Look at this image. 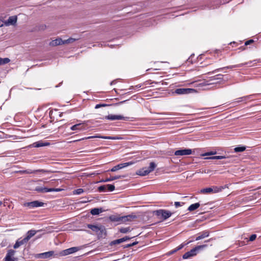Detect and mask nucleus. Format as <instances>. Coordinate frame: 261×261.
Instances as JSON below:
<instances>
[{"instance_id": "nucleus-1", "label": "nucleus", "mask_w": 261, "mask_h": 261, "mask_svg": "<svg viewBox=\"0 0 261 261\" xmlns=\"http://www.w3.org/2000/svg\"><path fill=\"white\" fill-rule=\"evenodd\" d=\"M207 247V245L206 244L197 246L192 249H191L190 251L185 253L182 255V258L184 259H188L192 256H194L196 255L200 251L203 250Z\"/></svg>"}, {"instance_id": "nucleus-2", "label": "nucleus", "mask_w": 261, "mask_h": 261, "mask_svg": "<svg viewBox=\"0 0 261 261\" xmlns=\"http://www.w3.org/2000/svg\"><path fill=\"white\" fill-rule=\"evenodd\" d=\"M153 214L158 217H161L163 220H165L173 214L170 211L161 209L153 212Z\"/></svg>"}, {"instance_id": "nucleus-3", "label": "nucleus", "mask_w": 261, "mask_h": 261, "mask_svg": "<svg viewBox=\"0 0 261 261\" xmlns=\"http://www.w3.org/2000/svg\"><path fill=\"white\" fill-rule=\"evenodd\" d=\"M203 56L202 55H199L197 57H195V55L192 54L190 57L187 59V63L188 64H202V61H201L203 58Z\"/></svg>"}, {"instance_id": "nucleus-4", "label": "nucleus", "mask_w": 261, "mask_h": 261, "mask_svg": "<svg viewBox=\"0 0 261 261\" xmlns=\"http://www.w3.org/2000/svg\"><path fill=\"white\" fill-rule=\"evenodd\" d=\"M194 91V89L191 88H178L175 89L173 93L177 95L187 94Z\"/></svg>"}, {"instance_id": "nucleus-5", "label": "nucleus", "mask_w": 261, "mask_h": 261, "mask_svg": "<svg viewBox=\"0 0 261 261\" xmlns=\"http://www.w3.org/2000/svg\"><path fill=\"white\" fill-rule=\"evenodd\" d=\"M80 249H81L80 247H71L70 248L63 250L60 253V254L62 256L67 255L71 254L72 253L75 252L79 251Z\"/></svg>"}, {"instance_id": "nucleus-6", "label": "nucleus", "mask_w": 261, "mask_h": 261, "mask_svg": "<svg viewBox=\"0 0 261 261\" xmlns=\"http://www.w3.org/2000/svg\"><path fill=\"white\" fill-rule=\"evenodd\" d=\"M106 119L111 120H127L129 119L128 117H124L122 115H109L105 117Z\"/></svg>"}, {"instance_id": "nucleus-7", "label": "nucleus", "mask_w": 261, "mask_h": 261, "mask_svg": "<svg viewBox=\"0 0 261 261\" xmlns=\"http://www.w3.org/2000/svg\"><path fill=\"white\" fill-rule=\"evenodd\" d=\"M192 151L190 149H180L175 151L174 154L176 156H182L185 155H190L192 154Z\"/></svg>"}, {"instance_id": "nucleus-8", "label": "nucleus", "mask_w": 261, "mask_h": 261, "mask_svg": "<svg viewBox=\"0 0 261 261\" xmlns=\"http://www.w3.org/2000/svg\"><path fill=\"white\" fill-rule=\"evenodd\" d=\"M133 163H134L132 162H129L119 164L113 167L110 170V171L112 172H115L118 170H119V169H122L124 167H127L129 165H131L133 164Z\"/></svg>"}, {"instance_id": "nucleus-9", "label": "nucleus", "mask_w": 261, "mask_h": 261, "mask_svg": "<svg viewBox=\"0 0 261 261\" xmlns=\"http://www.w3.org/2000/svg\"><path fill=\"white\" fill-rule=\"evenodd\" d=\"M87 228L91 229L93 231L95 232L96 234L100 229L102 230H103L104 229V226L101 225H97L88 224L87 225Z\"/></svg>"}, {"instance_id": "nucleus-10", "label": "nucleus", "mask_w": 261, "mask_h": 261, "mask_svg": "<svg viewBox=\"0 0 261 261\" xmlns=\"http://www.w3.org/2000/svg\"><path fill=\"white\" fill-rule=\"evenodd\" d=\"M54 253L53 251H48L42 253L36 254L35 255L36 258H47L51 256Z\"/></svg>"}, {"instance_id": "nucleus-11", "label": "nucleus", "mask_w": 261, "mask_h": 261, "mask_svg": "<svg viewBox=\"0 0 261 261\" xmlns=\"http://www.w3.org/2000/svg\"><path fill=\"white\" fill-rule=\"evenodd\" d=\"M17 16H12L9 17L8 19L5 22V24L7 26L9 25H15L17 22Z\"/></svg>"}, {"instance_id": "nucleus-12", "label": "nucleus", "mask_w": 261, "mask_h": 261, "mask_svg": "<svg viewBox=\"0 0 261 261\" xmlns=\"http://www.w3.org/2000/svg\"><path fill=\"white\" fill-rule=\"evenodd\" d=\"M199 235L195 239L196 241H198L203 239L205 238L208 237L210 234V232L208 230H205L199 234Z\"/></svg>"}, {"instance_id": "nucleus-13", "label": "nucleus", "mask_w": 261, "mask_h": 261, "mask_svg": "<svg viewBox=\"0 0 261 261\" xmlns=\"http://www.w3.org/2000/svg\"><path fill=\"white\" fill-rule=\"evenodd\" d=\"M49 44L50 45L53 46H56L61 44H64V40H62L60 38L56 39L55 40H52L50 42Z\"/></svg>"}, {"instance_id": "nucleus-14", "label": "nucleus", "mask_w": 261, "mask_h": 261, "mask_svg": "<svg viewBox=\"0 0 261 261\" xmlns=\"http://www.w3.org/2000/svg\"><path fill=\"white\" fill-rule=\"evenodd\" d=\"M49 144L50 143L48 142H43L42 141H38L34 143L32 145V146L34 147L38 148L40 147L48 146Z\"/></svg>"}, {"instance_id": "nucleus-15", "label": "nucleus", "mask_w": 261, "mask_h": 261, "mask_svg": "<svg viewBox=\"0 0 261 261\" xmlns=\"http://www.w3.org/2000/svg\"><path fill=\"white\" fill-rule=\"evenodd\" d=\"M192 242V241H190L186 244H180L179 246H178L175 249H173V250H171L170 251H169L168 253V255H170L173 254V253H175L177 251L181 249L185 246V245L188 244Z\"/></svg>"}, {"instance_id": "nucleus-16", "label": "nucleus", "mask_w": 261, "mask_h": 261, "mask_svg": "<svg viewBox=\"0 0 261 261\" xmlns=\"http://www.w3.org/2000/svg\"><path fill=\"white\" fill-rule=\"evenodd\" d=\"M100 138L105 139H112V140H115L117 139L115 137H111V136H91L88 137L87 138H85V139H90V138ZM85 138H82L81 139H79L77 141H80L82 140H84Z\"/></svg>"}, {"instance_id": "nucleus-17", "label": "nucleus", "mask_w": 261, "mask_h": 261, "mask_svg": "<svg viewBox=\"0 0 261 261\" xmlns=\"http://www.w3.org/2000/svg\"><path fill=\"white\" fill-rule=\"evenodd\" d=\"M105 210L100 207V208H94L93 209H91L90 211V213L92 215H97L99 214L100 213L104 212Z\"/></svg>"}, {"instance_id": "nucleus-18", "label": "nucleus", "mask_w": 261, "mask_h": 261, "mask_svg": "<svg viewBox=\"0 0 261 261\" xmlns=\"http://www.w3.org/2000/svg\"><path fill=\"white\" fill-rule=\"evenodd\" d=\"M71 129L72 130H84L85 129V126L82 123H79L75 124L71 127Z\"/></svg>"}, {"instance_id": "nucleus-19", "label": "nucleus", "mask_w": 261, "mask_h": 261, "mask_svg": "<svg viewBox=\"0 0 261 261\" xmlns=\"http://www.w3.org/2000/svg\"><path fill=\"white\" fill-rule=\"evenodd\" d=\"M35 190L39 193H47L50 192L49 188L42 187H37L35 188Z\"/></svg>"}, {"instance_id": "nucleus-20", "label": "nucleus", "mask_w": 261, "mask_h": 261, "mask_svg": "<svg viewBox=\"0 0 261 261\" xmlns=\"http://www.w3.org/2000/svg\"><path fill=\"white\" fill-rule=\"evenodd\" d=\"M137 174L140 176H145L148 175L149 174V172H148L147 167H144L138 170L137 172Z\"/></svg>"}, {"instance_id": "nucleus-21", "label": "nucleus", "mask_w": 261, "mask_h": 261, "mask_svg": "<svg viewBox=\"0 0 261 261\" xmlns=\"http://www.w3.org/2000/svg\"><path fill=\"white\" fill-rule=\"evenodd\" d=\"M125 175H117V176H111L110 178H106L105 180H103L104 182H108L113 181L117 179H120L121 178L125 177Z\"/></svg>"}, {"instance_id": "nucleus-22", "label": "nucleus", "mask_w": 261, "mask_h": 261, "mask_svg": "<svg viewBox=\"0 0 261 261\" xmlns=\"http://www.w3.org/2000/svg\"><path fill=\"white\" fill-rule=\"evenodd\" d=\"M109 219L112 222H120L121 220V216L117 215H111L109 217Z\"/></svg>"}, {"instance_id": "nucleus-23", "label": "nucleus", "mask_w": 261, "mask_h": 261, "mask_svg": "<svg viewBox=\"0 0 261 261\" xmlns=\"http://www.w3.org/2000/svg\"><path fill=\"white\" fill-rule=\"evenodd\" d=\"M37 172L45 173V172H47L48 171L46 170H45L44 169H39V170H34V171H32L31 170H26L22 171L23 173H28V174L35 173Z\"/></svg>"}, {"instance_id": "nucleus-24", "label": "nucleus", "mask_w": 261, "mask_h": 261, "mask_svg": "<svg viewBox=\"0 0 261 261\" xmlns=\"http://www.w3.org/2000/svg\"><path fill=\"white\" fill-rule=\"evenodd\" d=\"M199 206H200L199 203H198V202L195 203H194V204H192L190 205L189 206V207L188 208V210L189 211H190V212H192V211H193L196 210Z\"/></svg>"}, {"instance_id": "nucleus-25", "label": "nucleus", "mask_w": 261, "mask_h": 261, "mask_svg": "<svg viewBox=\"0 0 261 261\" xmlns=\"http://www.w3.org/2000/svg\"><path fill=\"white\" fill-rule=\"evenodd\" d=\"M37 231L35 230H30L28 231L27 236L25 237L26 239L28 241L36 233Z\"/></svg>"}, {"instance_id": "nucleus-26", "label": "nucleus", "mask_w": 261, "mask_h": 261, "mask_svg": "<svg viewBox=\"0 0 261 261\" xmlns=\"http://www.w3.org/2000/svg\"><path fill=\"white\" fill-rule=\"evenodd\" d=\"M106 234H107V232H106V228L105 226H104L103 230L100 229L98 231V233H97V235L98 236V238H105L106 236Z\"/></svg>"}, {"instance_id": "nucleus-27", "label": "nucleus", "mask_w": 261, "mask_h": 261, "mask_svg": "<svg viewBox=\"0 0 261 261\" xmlns=\"http://www.w3.org/2000/svg\"><path fill=\"white\" fill-rule=\"evenodd\" d=\"M156 166V165L155 163L151 162L149 164V166L147 168V169L148 170V172H149V173L153 171L155 168Z\"/></svg>"}, {"instance_id": "nucleus-28", "label": "nucleus", "mask_w": 261, "mask_h": 261, "mask_svg": "<svg viewBox=\"0 0 261 261\" xmlns=\"http://www.w3.org/2000/svg\"><path fill=\"white\" fill-rule=\"evenodd\" d=\"M156 166V165L155 163L151 162L149 164V166L147 168V169L148 170V172H149V173L153 171L155 168Z\"/></svg>"}, {"instance_id": "nucleus-29", "label": "nucleus", "mask_w": 261, "mask_h": 261, "mask_svg": "<svg viewBox=\"0 0 261 261\" xmlns=\"http://www.w3.org/2000/svg\"><path fill=\"white\" fill-rule=\"evenodd\" d=\"M200 193L202 194H207L213 193L212 188H206L200 190Z\"/></svg>"}, {"instance_id": "nucleus-30", "label": "nucleus", "mask_w": 261, "mask_h": 261, "mask_svg": "<svg viewBox=\"0 0 261 261\" xmlns=\"http://www.w3.org/2000/svg\"><path fill=\"white\" fill-rule=\"evenodd\" d=\"M24 206L29 207V208H34L35 207V204L34 201L29 202H26L23 204Z\"/></svg>"}, {"instance_id": "nucleus-31", "label": "nucleus", "mask_w": 261, "mask_h": 261, "mask_svg": "<svg viewBox=\"0 0 261 261\" xmlns=\"http://www.w3.org/2000/svg\"><path fill=\"white\" fill-rule=\"evenodd\" d=\"M131 231V229L129 227H122L119 229V231L123 233H126L128 232H130Z\"/></svg>"}, {"instance_id": "nucleus-32", "label": "nucleus", "mask_w": 261, "mask_h": 261, "mask_svg": "<svg viewBox=\"0 0 261 261\" xmlns=\"http://www.w3.org/2000/svg\"><path fill=\"white\" fill-rule=\"evenodd\" d=\"M206 159H212V160H221V159H228V158H226L224 156H213L210 158H206Z\"/></svg>"}, {"instance_id": "nucleus-33", "label": "nucleus", "mask_w": 261, "mask_h": 261, "mask_svg": "<svg viewBox=\"0 0 261 261\" xmlns=\"http://www.w3.org/2000/svg\"><path fill=\"white\" fill-rule=\"evenodd\" d=\"M246 149L245 146H238L234 148V150L236 152H243Z\"/></svg>"}, {"instance_id": "nucleus-34", "label": "nucleus", "mask_w": 261, "mask_h": 261, "mask_svg": "<svg viewBox=\"0 0 261 261\" xmlns=\"http://www.w3.org/2000/svg\"><path fill=\"white\" fill-rule=\"evenodd\" d=\"M10 61V59L8 58L2 59L0 58V65L8 63Z\"/></svg>"}, {"instance_id": "nucleus-35", "label": "nucleus", "mask_w": 261, "mask_h": 261, "mask_svg": "<svg viewBox=\"0 0 261 261\" xmlns=\"http://www.w3.org/2000/svg\"><path fill=\"white\" fill-rule=\"evenodd\" d=\"M224 188L223 187H213L212 188L213 193H217L222 191Z\"/></svg>"}, {"instance_id": "nucleus-36", "label": "nucleus", "mask_w": 261, "mask_h": 261, "mask_svg": "<svg viewBox=\"0 0 261 261\" xmlns=\"http://www.w3.org/2000/svg\"><path fill=\"white\" fill-rule=\"evenodd\" d=\"M126 216L128 218V221H132L133 220L136 219L137 218V216L133 214L126 215Z\"/></svg>"}, {"instance_id": "nucleus-37", "label": "nucleus", "mask_w": 261, "mask_h": 261, "mask_svg": "<svg viewBox=\"0 0 261 261\" xmlns=\"http://www.w3.org/2000/svg\"><path fill=\"white\" fill-rule=\"evenodd\" d=\"M121 243H122V242L121 241V239H117V240H114V241H112L111 242H110V246H113V245H117V244H120Z\"/></svg>"}, {"instance_id": "nucleus-38", "label": "nucleus", "mask_w": 261, "mask_h": 261, "mask_svg": "<svg viewBox=\"0 0 261 261\" xmlns=\"http://www.w3.org/2000/svg\"><path fill=\"white\" fill-rule=\"evenodd\" d=\"M17 241L18 242L20 246L27 243L29 241L27 239H26L25 237L22 240L19 239Z\"/></svg>"}, {"instance_id": "nucleus-39", "label": "nucleus", "mask_w": 261, "mask_h": 261, "mask_svg": "<svg viewBox=\"0 0 261 261\" xmlns=\"http://www.w3.org/2000/svg\"><path fill=\"white\" fill-rule=\"evenodd\" d=\"M106 189L109 191H113L115 190V186L113 185H106Z\"/></svg>"}, {"instance_id": "nucleus-40", "label": "nucleus", "mask_w": 261, "mask_h": 261, "mask_svg": "<svg viewBox=\"0 0 261 261\" xmlns=\"http://www.w3.org/2000/svg\"><path fill=\"white\" fill-rule=\"evenodd\" d=\"M107 190L106 189V185H102L101 186H99L98 188V191L99 192H105Z\"/></svg>"}, {"instance_id": "nucleus-41", "label": "nucleus", "mask_w": 261, "mask_h": 261, "mask_svg": "<svg viewBox=\"0 0 261 261\" xmlns=\"http://www.w3.org/2000/svg\"><path fill=\"white\" fill-rule=\"evenodd\" d=\"M34 202H35L36 207L43 206L44 205V203L41 202V201L35 200V201H34Z\"/></svg>"}, {"instance_id": "nucleus-42", "label": "nucleus", "mask_w": 261, "mask_h": 261, "mask_svg": "<svg viewBox=\"0 0 261 261\" xmlns=\"http://www.w3.org/2000/svg\"><path fill=\"white\" fill-rule=\"evenodd\" d=\"M83 192H84V190L83 189L80 188V189H77L75 190V191H74L73 193L74 194L79 195V194H82Z\"/></svg>"}, {"instance_id": "nucleus-43", "label": "nucleus", "mask_w": 261, "mask_h": 261, "mask_svg": "<svg viewBox=\"0 0 261 261\" xmlns=\"http://www.w3.org/2000/svg\"><path fill=\"white\" fill-rule=\"evenodd\" d=\"M75 40V39L70 38L67 40H64V43L68 44V43H72V42H74Z\"/></svg>"}, {"instance_id": "nucleus-44", "label": "nucleus", "mask_w": 261, "mask_h": 261, "mask_svg": "<svg viewBox=\"0 0 261 261\" xmlns=\"http://www.w3.org/2000/svg\"><path fill=\"white\" fill-rule=\"evenodd\" d=\"M252 96V95H250L240 97V98H239L240 100L238 102L242 101L243 100H246L248 99Z\"/></svg>"}, {"instance_id": "nucleus-45", "label": "nucleus", "mask_w": 261, "mask_h": 261, "mask_svg": "<svg viewBox=\"0 0 261 261\" xmlns=\"http://www.w3.org/2000/svg\"><path fill=\"white\" fill-rule=\"evenodd\" d=\"M134 238V237H129L128 236H125L124 237L120 239H121V241L122 243H123V242H125L126 241L129 240L132 238Z\"/></svg>"}, {"instance_id": "nucleus-46", "label": "nucleus", "mask_w": 261, "mask_h": 261, "mask_svg": "<svg viewBox=\"0 0 261 261\" xmlns=\"http://www.w3.org/2000/svg\"><path fill=\"white\" fill-rule=\"evenodd\" d=\"M15 252V251L14 250L10 249L8 251L7 255L12 257L14 255Z\"/></svg>"}, {"instance_id": "nucleus-47", "label": "nucleus", "mask_w": 261, "mask_h": 261, "mask_svg": "<svg viewBox=\"0 0 261 261\" xmlns=\"http://www.w3.org/2000/svg\"><path fill=\"white\" fill-rule=\"evenodd\" d=\"M198 85L199 86L203 87V86L209 85H210V84L208 83L207 81H203V82H202L200 83H199Z\"/></svg>"}, {"instance_id": "nucleus-48", "label": "nucleus", "mask_w": 261, "mask_h": 261, "mask_svg": "<svg viewBox=\"0 0 261 261\" xmlns=\"http://www.w3.org/2000/svg\"><path fill=\"white\" fill-rule=\"evenodd\" d=\"M120 221L122 222H128V218L126 216H121Z\"/></svg>"}, {"instance_id": "nucleus-49", "label": "nucleus", "mask_w": 261, "mask_h": 261, "mask_svg": "<svg viewBox=\"0 0 261 261\" xmlns=\"http://www.w3.org/2000/svg\"><path fill=\"white\" fill-rule=\"evenodd\" d=\"M4 261H14V259L12 258V257L6 255L4 258Z\"/></svg>"}, {"instance_id": "nucleus-50", "label": "nucleus", "mask_w": 261, "mask_h": 261, "mask_svg": "<svg viewBox=\"0 0 261 261\" xmlns=\"http://www.w3.org/2000/svg\"><path fill=\"white\" fill-rule=\"evenodd\" d=\"M185 203L184 202H174V205L176 207H179L181 205H182L183 204H184Z\"/></svg>"}, {"instance_id": "nucleus-51", "label": "nucleus", "mask_w": 261, "mask_h": 261, "mask_svg": "<svg viewBox=\"0 0 261 261\" xmlns=\"http://www.w3.org/2000/svg\"><path fill=\"white\" fill-rule=\"evenodd\" d=\"M62 189L60 188H49L50 192H59Z\"/></svg>"}, {"instance_id": "nucleus-52", "label": "nucleus", "mask_w": 261, "mask_h": 261, "mask_svg": "<svg viewBox=\"0 0 261 261\" xmlns=\"http://www.w3.org/2000/svg\"><path fill=\"white\" fill-rule=\"evenodd\" d=\"M256 238V235L255 234H252L249 238L250 241H253Z\"/></svg>"}, {"instance_id": "nucleus-53", "label": "nucleus", "mask_w": 261, "mask_h": 261, "mask_svg": "<svg viewBox=\"0 0 261 261\" xmlns=\"http://www.w3.org/2000/svg\"><path fill=\"white\" fill-rule=\"evenodd\" d=\"M254 42V40H252V39H250L248 41H246L245 43V45H249L251 43H252L253 42Z\"/></svg>"}, {"instance_id": "nucleus-54", "label": "nucleus", "mask_w": 261, "mask_h": 261, "mask_svg": "<svg viewBox=\"0 0 261 261\" xmlns=\"http://www.w3.org/2000/svg\"><path fill=\"white\" fill-rule=\"evenodd\" d=\"M158 70V69H147L146 71L151 70L152 71H150L149 73H151V74H155V73H157V72H156L155 71Z\"/></svg>"}, {"instance_id": "nucleus-55", "label": "nucleus", "mask_w": 261, "mask_h": 261, "mask_svg": "<svg viewBox=\"0 0 261 261\" xmlns=\"http://www.w3.org/2000/svg\"><path fill=\"white\" fill-rule=\"evenodd\" d=\"M107 105L106 104H98V105H96L95 107V109H98L100 107H105Z\"/></svg>"}, {"instance_id": "nucleus-56", "label": "nucleus", "mask_w": 261, "mask_h": 261, "mask_svg": "<svg viewBox=\"0 0 261 261\" xmlns=\"http://www.w3.org/2000/svg\"><path fill=\"white\" fill-rule=\"evenodd\" d=\"M20 245H19L18 242L17 241L15 243V244H14L13 247L14 249H17L19 247H20Z\"/></svg>"}, {"instance_id": "nucleus-57", "label": "nucleus", "mask_w": 261, "mask_h": 261, "mask_svg": "<svg viewBox=\"0 0 261 261\" xmlns=\"http://www.w3.org/2000/svg\"><path fill=\"white\" fill-rule=\"evenodd\" d=\"M216 153V152H206L203 154H202L203 156H204V155H213V154H214Z\"/></svg>"}, {"instance_id": "nucleus-58", "label": "nucleus", "mask_w": 261, "mask_h": 261, "mask_svg": "<svg viewBox=\"0 0 261 261\" xmlns=\"http://www.w3.org/2000/svg\"><path fill=\"white\" fill-rule=\"evenodd\" d=\"M120 80V79H116V80H114L112 81L110 83V85H113L116 84L117 83V81Z\"/></svg>"}, {"instance_id": "nucleus-59", "label": "nucleus", "mask_w": 261, "mask_h": 261, "mask_svg": "<svg viewBox=\"0 0 261 261\" xmlns=\"http://www.w3.org/2000/svg\"><path fill=\"white\" fill-rule=\"evenodd\" d=\"M122 247H123V248L125 249V248H129V247H130L132 246L131 244H127L125 245H123Z\"/></svg>"}, {"instance_id": "nucleus-60", "label": "nucleus", "mask_w": 261, "mask_h": 261, "mask_svg": "<svg viewBox=\"0 0 261 261\" xmlns=\"http://www.w3.org/2000/svg\"><path fill=\"white\" fill-rule=\"evenodd\" d=\"M5 24V22L0 18V27H2Z\"/></svg>"}, {"instance_id": "nucleus-61", "label": "nucleus", "mask_w": 261, "mask_h": 261, "mask_svg": "<svg viewBox=\"0 0 261 261\" xmlns=\"http://www.w3.org/2000/svg\"><path fill=\"white\" fill-rule=\"evenodd\" d=\"M138 244V242H133V243H131V245H132V246H134L137 244Z\"/></svg>"}, {"instance_id": "nucleus-62", "label": "nucleus", "mask_w": 261, "mask_h": 261, "mask_svg": "<svg viewBox=\"0 0 261 261\" xmlns=\"http://www.w3.org/2000/svg\"><path fill=\"white\" fill-rule=\"evenodd\" d=\"M229 161H223L222 162V164H226L227 163H228Z\"/></svg>"}, {"instance_id": "nucleus-63", "label": "nucleus", "mask_w": 261, "mask_h": 261, "mask_svg": "<svg viewBox=\"0 0 261 261\" xmlns=\"http://www.w3.org/2000/svg\"><path fill=\"white\" fill-rule=\"evenodd\" d=\"M53 113H54L53 111H50L49 112V115H50V117L51 118V115H53Z\"/></svg>"}, {"instance_id": "nucleus-64", "label": "nucleus", "mask_w": 261, "mask_h": 261, "mask_svg": "<svg viewBox=\"0 0 261 261\" xmlns=\"http://www.w3.org/2000/svg\"><path fill=\"white\" fill-rule=\"evenodd\" d=\"M63 112H61L60 113V114H59V116L60 117H61L63 116Z\"/></svg>"}]
</instances>
